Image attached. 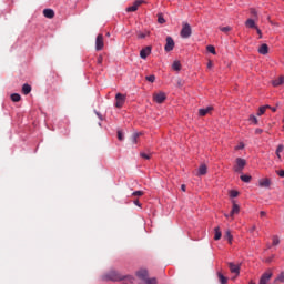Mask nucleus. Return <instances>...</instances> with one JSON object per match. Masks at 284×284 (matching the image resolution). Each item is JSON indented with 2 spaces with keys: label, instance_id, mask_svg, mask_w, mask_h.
I'll use <instances>...</instances> for the list:
<instances>
[{
  "label": "nucleus",
  "instance_id": "nucleus-42",
  "mask_svg": "<svg viewBox=\"0 0 284 284\" xmlns=\"http://www.w3.org/2000/svg\"><path fill=\"white\" fill-rule=\"evenodd\" d=\"M97 63H98L99 65H101V63H103V55H99V57H98Z\"/></svg>",
  "mask_w": 284,
  "mask_h": 284
},
{
  "label": "nucleus",
  "instance_id": "nucleus-3",
  "mask_svg": "<svg viewBox=\"0 0 284 284\" xmlns=\"http://www.w3.org/2000/svg\"><path fill=\"white\" fill-rule=\"evenodd\" d=\"M106 278L109 281H123L125 276H123L121 273L116 271H111L106 274Z\"/></svg>",
  "mask_w": 284,
  "mask_h": 284
},
{
  "label": "nucleus",
  "instance_id": "nucleus-33",
  "mask_svg": "<svg viewBox=\"0 0 284 284\" xmlns=\"http://www.w3.org/2000/svg\"><path fill=\"white\" fill-rule=\"evenodd\" d=\"M251 123H254V125H258V119H256V115H250Z\"/></svg>",
  "mask_w": 284,
  "mask_h": 284
},
{
  "label": "nucleus",
  "instance_id": "nucleus-17",
  "mask_svg": "<svg viewBox=\"0 0 284 284\" xmlns=\"http://www.w3.org/2000/svg\"><path fill=\"white\" fill-rule=\"evenodd\" d=\"M245 26L247 27V28H251V29H257L258 27L256 26V22L253 20V19H247L246 21H245Z\"/></svg>",
  "mask_w": 284,
  "mask_h": 284
},
{
  "label": "nucleus",
  "instance_id": "nucleus-30",
  "mask_svg": "<svg viewBox=\"0 0 284 284\" xmlns=\"http://www.w3.org/2000/svg\"><path fill=\"white\" fill-rule=\"evenodd\" d=\"M207 52H210L211 54H216V49L214 48V45H207L206 47Z\"/></svg>",
  "mask_w": 284,
  "mask_h": 284
},
{
  "label": "nucleus",
  "instance_id": "nucleus-54",
  "mask_svg": "<svg viewBox=\"0 0 284 284\" xmlns=\"http://www.w3.org/2000/svg\"><path fill=\"white\" fill-rule=\"evenodd\" d=\"M207 68H212V62H209V63H207Z\"/></svg>",
  "mask_w": 284,
  "mask_h": 284
},
{
  "label": "nucleus",
  "instance_id": "nucleus-46",
  "mask_svg": "<svg viewBox=\"0 0 284 284\" xmlns=\"http://www.w3.org/2000/svg\"><path fill=\"white\" fill-rule=\"evenodd\" d=\"M145 37H146L145 33H141V32L138 33V39H145Z\"/></svg>",
  "mask_w": 284,
  "mask_h": 284
},
{
  "label": "nucleus",
  "instance_id": "nucleus-38",
  "mask_svg": "<svg viewBox=\"0 0 284 284\" xmlns=\"http://www.w3.org/2000/svg\"><path fill=\"white\" fill-rule=\"evenodd\" d=\"M230 196H231V199H236V196H239V191H231L230 192Z\"/></svg>",
  "mask_w": 284,
  "mask_h": 284
},
{
  "label": "nucleus",
  "instance_id": "nucleus-41",
  "mask_svg": "<svg viewBox=\"0 0 284 284\" xmlns=\"http://www.w3.org/2000/svg\"><path fill=\"white\" fill-rule=\"evenodd\" d=\"M132 196H143V191H135L132 193Z\"/></svg>",
  "mask_w": 284,
  "mask_h": 284
},
{
  "label": "nucleus",
  "instance_id": "nucleus-28",
  "mask_svg": "<svg viewBox=\"0 0 284 284\" xmlns=\"http://www.w3.org/2000/svg\"><path fill=\"white\" fill-rule=\"evenodd\" d=\"M284 150V145L283 144H278L277 149H276V156L277 159H281V152H283Z\"/></svg>",
  "mask_w": 284,
  "mask_h": 284
},
{
  "label": "nucleus",
  "instance_id": "nucleus-52",
  "mask_svg": "<svg viewBox=\"0 0 284 284\" xmlns=\"http://www.w3.org/2000/svg\"><path fill=\"white\" fill-rule=\"evenodd\" d=\"M128 278H129V283H133V281H134L133 277L128 276Z\"/></svg>",
  "mask_w": 284,
  "mask_h": 284
},
{
  "label": "nucleus",
  "instance_id": "nucleus-14",
  "mask_svg": "<svg viewBox=\"0 0 284 284\" xmlns=\"http://www.w3.org/2000/svg\"><path fill=\"white\" fill-rule=\"evenodd\" d=\"M241 212V206L239 204L233 203L232 211L230 213L231 219H234V214H239Z\"/></svg>",
  "mask_w": 284,
  "mask_h": 284
},
{
  "label": "nucleus",
  "instance_id": "nucleus-49",
  "mask_svg": "<svg viewBox=\"0 0 284 284\" xmlns=\"http://www.w3.org/2000/svg\"><path fill=\"white\" fill-rule=\"evenodd\" d=\"M266 214H267V213H265V211H261V212H260V215H261V216H266Z\"/></svg>",
  "mask_w": 284,
  "mask_h": 284
},
{
  "label": "nucleus",
  "instance_id": "nucleus-19",
  "mask_svg": "<svg viewBox=\"0 0 284 284\" xmlns=\"http://www.w3.org/2000/svg\"><path fill=\"white\" fill-rule=\"evenodd\" d=\"M217 278H219V283H221V284H227V277L224 276L223 273L217 272Z\"/></svg>",
  "mask_w": 284,
  "mask_h": 284
},
{
  "label": "nucleus",
  "instance_id": "nucleus-4",
  "mask_svg": "<svg viewBox=\"0 0 284 284\" xmlns=\"http://www.w3.org/2000/svg\"><path fill=\"white\" fill-rule=\"evenodd\" d=\"M227 265L231 274H235V276H239L241 274V265H236L232 262H229Z\"/></svg>",
  "mask_w": 284,
  "mask_h": 284
},
{
  "label": "nucleus",
  "instance_id": "nucleus-16",
  "mask_svg": "<svg viewBox=\"0 0 284 284\" xmlns=\"http://www.w3.org/2000/svg\"><path fill=\"white\" fill-rule=\"evenodd\" d=\"M43 14L47 19H54V10L52 9H44Z\"/></svg>",
  "mask_w": 284,
  "mask_h": 284
},
{
  "label": "nucleus",
  "instance_id": "nucleus-45",
  "mask_svg": "<svg viewBox=\"0 0 284 284\" xmlns=\"http://www.w3.org/2000/svg\"><path fill=\"white\" fill-rule=\"evenodd\" d=\"M118 139L119 141H123V133L121 131H118Z\"/></svg>",
  "mask_w": 284,
  "mask_h": 284
},
{
  "label": "nucleus",
  "instance_id": "nucleus-21",
  "mask_svg": "<svg viewBox=\"0 0 284 284\" xmlns=\"http://www.w3.org/2000/svg\"><path fill=\"white\" fill-rule=\"evenodd\" d=\"M215 235H214V241H221V236H223V234L221 233V227H215L214 229Z\"/></svg>",
  "mask_w": 284,
  "mask_h": 284
},
{
  "label": "nucleus",
  "instance_id": "nucleus-56",
  "mask_svg": "<svg viewBox=\"0 0 284 284\" xmlns=\"http://www.w3.org/2000/svg\"><path fill=\"white\" fill-rule=\"evenodd\" d=\"M225 217H226V219H229V217H230V215L225 214Z\"/></svg>",
  "mask_w": 284,
  "mask_h": 284
},
{
  "label": "nucleus",
  "instance_id": "nucleus-43",
  "mask_svg": "<svg viewBox=\"0 0 284 284\" xmlns=\"http://www.w3.org/2000/svg\"><path fill=\"white\" fill-rule=\"evenodd\" d=\"M260 39H263V32L261 31V29H258V27L255 29Z\"/></svg>",
  "mask_w": 284,
  "mask_h": 284
},
{
  "label": "nucleus",
  "instance_id": "nucleus-34",
  "mask_svg": "<svg viewBox=\"0 0 284 284\" xmlns=\"http://www.w3.org/2000/svg\"><path fill=\"white\" fill-rule=\"evenodd\" d=\"M280 243H281V240L278 239V235H274V236H273V243H272V245L276 246V245H278Z\"/></svg>",
  "mask_w": 284,
  "mask_h": 284
},
{
  "label": "nucleus",
  "instance_id": "nucleus-44",
  "mask_svg": "<svg viewBox=\"0 0 284 284\" xmlns=\"http://www.w3.org/2000/svg\"><path fill=\"white\" fill-rule=\"evenodd\" d=\"M276 174H278L281 179H284V170L276 171Z\"/></svg>",
  "mask_w": 284,
  "mask_h": 284
},
{
  "label": "nucleus",
  "instance_id": "nucleus-8",
  "mask_svg": "<svg viewBox=\"0 0 284 284\" xmlns=\"http://www.w3.org/2000/svg\"><path fill=\"white\" fill-rule=\"evenodd\" d=\"M142 3H145V1L143 0H135L133 6L129 7L126 9V12H136V10H139V7L142 4Z\"/></svg>",
  "mask_w": 284,
  "mask_h": 284
},
{
  "label": "nucleus",
  "instance_id": "nucleus-47",
  "mask_svg": "<svg viewBox=\"0 0 284 284\" xmlns=\"http://www.w3.org/2000/svg\"><path fill=\"white\" fill-rule=\"evenodd\" d=\"M262 108H264L265 111H266V110H272V106H270V104H266V105H264V106H262Z\"/></svg>",
  "mask_w": 284,
  "mask_h": 284
},
{
  "label": "nucleus",
  "instance_id": "nucleus-11",
  "mask_svg": "<svg viewBox=\"0 0 284 284\" xmlns=\"http://www.w3.org/2000/svg\"><path fill=\"white\" fill-rule=\"evenodd\" d=\"M214 110V106H206L204 109H199V116H207Z\"/></svg>",
  "mask_w": 284,
  "mask_h": 284
},
{
  "label": "nucleus",
  "instance_id": "nucleus-48",
  "mask_svg": "<svg viewBox=\"0 0 284 284\" xmlns=\"http://www.w3.org/2000/svg\"><path fill=\"white\" fill-rule=\"evenodd\" d=\"M255 134H263L262 129H256V130H255Z\"/></svg>",
  "mask_w": 284,
  "mask_h": 284
},
{
  "label": "nucleus",
  "instance_id": "nucleus-51",
  "mask_svg": "<svg viewBox=\"0 0 284 284\" xmlns=\"http://www.w3.org/2000/svg\"><path fill=\"white\" fill-rule=\"evenodd\" d=\"M134 204L138 205L139 207H141V204L139 203V200H135Z\"/></svg>",
  "mask_w": 284,
  "mask_h": 284
},
{
  "label": "nucleus",
  "instance_id": "nucleus-20",
  "mask_svg": "<svg viewBox=\"0 0 284 284\" xmlns=\"http://www.w3.org/2000/svg\"><path fill=\"white\" fill-rule=\"evenodd\" d=\"M260 54H267L270 52V47L267 44H262L258 49Z\"/></svg>",
  "mask_w": 284,
  "mask_h": 284
},
{
  "label": "nucleus",
  "instance_id": "nucleus-58",
  "mask_svg": "<svg viewBox=\"0 0 284 284\" xmlns=\"http://www.w3.org/2000/svg\"><path fill=\"white\" fill-rule=\"evenodd\" d=\"M240 149H243V145H240Z\"/></svg>",
  "mask_w": 284,
  "mask_h": 284
},
{
  "label": "nucleus",
  "instance_id": "nucleus-40",
  "mask_svg": "<svg viewBox=\"0 0 284 284\" xmlns=\"http://www.w3.org/2000/svg\"><path fill=\"white\" fill-rule=\"evenodd\" d=\"M140 156H142V159H145L146 161H149V159H151V155L146 154V153H140Z\"/></svg>",
  "mask_w": 284,
  "mask_h": 284
},
{
  "label": "nucleus",
  "instance_id": "nucleus-29",
  "mask_svg": "<svg viewBox=\"0 0 284 284\" xmlns=\"http://www.w3.org/2000/svg\"><path fill=\"white\" fill-rule=\"evenodd\" d=\"M221 32L227 34V32H232V27H220Z\"/></svg>",
  "mask_w": 284,
  "mask_h": 284
},
{
  "label": "nucleus",
  "instance_id": "nucleus-39",
  "mask_svg": "<svg viewBox=\"0 0 284 284\" xmlns=\"http://www.w3.org/2000/svg\"><path fill=\"white\" fill-rule=\"evenodd\" d=\"M251 14H253V17L257 18L258 17V12L256 11V9L252 8L250 10Z\"/></svg>",
  "mask_w": 284,
  "mask_h": 284
},
{
  "label": "nucleus",
  "instance_id": "nucleus-6",
  "mask_svg": "<svg viewBox=\"0 0 284 284\" xmlns=\"http://www.w3.org/2000/svg\"><path fill=\"white\" fill-rule=\"evenodd\" d=\"M125 103V95H123L122 93H118L115 95V108H123Z\"/></svg>",
  "mask_w": 284,
  "mask_h": 284
},
{
  "label": "nucleus",
  "instance_id": "nucleus-55",
  "mask_svg": "<svg viewBox=\"0 0 284 284\" xmlns=\"http://www.w3.org/2000/svg\"><path fill=\"white\" fill-rule=\"evenodd\" d=\"M254 230H256V226H253L252 230H251V232H254Z\"/></svg>",
  "mask_w": 284,
  "mask_h": 284
},
{
  "label": "nucleus",
  "instance_id": "nucleus-53",
  "mask_svg": "<svg viewBox=\"0 0 284 284\" xmlns=\"http://www.w3.org/2000/svg\"><path fill=\"white\" fill-rule=\"evenodd\" d=\"M272 112H276V106H271Z\"/></svg>",
  "mask_w": 284,
  "mask_h": 284
},
{
  "label": "nucleus",
  "instance_id": "nucleus-25",
  "mask_svg": "<svg viewBox=\"0 0 284 284\" xmlns=\"http://www.w3.org/2000/svg\"><path fill=\"white\" fill-rule=\"evenodd\" d=\"M224 239H226V241H229V243L232 245L234 236H232V232H230V230L225 232Z\"/></svg>",
  "mask_w": 284,
  "mask_h": 284
},
{
  "label": "nucleus",
  "instance_id": "nucleus-50",
  "mask_svg": "<svg viewBox=\"0 0 284 284\" xmlns=\"http://www.w3.org/2000/svg\"><path fill=\"white\" fill-rule=\"evenodd\" d=\"M185 187H186L185 184H182V185H181L182 192H185Z\"/></svg>",
  "mask_w": 284,
  "mask_h": 284
},
{
  "label": "nucleus",
  "instance_id": "nucleus-15",
  "mask_svg": "<svg viewBox=\"0 0 284 284\" xmlns=\"http://www.w3.org/2000/svg\"><path fill=\"white\" fill-rule=\"evenodd\" d=\"M205 174H207V165L202 164L199 168L197 176H205Z\"/></svg>",
  "mask_w": 284,
  "mask_h": 284
},
{
  "label": "nucleus",
  "instance_id": "nucleus-36",
  "mask_svg": "<svg viewBox=\"0 0 284 284\" xmlns=\"http://www.w3.org/2000/svg\"><path fill=\"white\" fill-rule=\"evenodd\" d=\"M146 81H149L150 83H154V81H156V77L155 75H148Z\"/></svg>",
  "mask_w": 284,
  "mask_h": 284
},
{
  "label": "nucleus",
  "instance_id": "nucleus-23",
  "mask_svg": "<svg viewBox=\"0 0 284 284\" xmlns=\"http://www.w3.org/2000/svg\"><path fill=\"white\" fill-rule=\"evenodd\" d=\"M22 92L24 94H30V92H32V87H30V84H23L22 85Z\"/></svg>",
  "mask_w": 284,
  "mask_h": 284
},
{
  "label": "nucleus",
  "instance_id": "nucleus-13",
  "mask_svg": "<svg viewBox=\"0 0 284 284\" xmlns=\"http://www.w3.org/2000/svg\"><path fill=\"white\" fill-rule=\"evenodd\" d=\"M136 276H138V278H141V281H144V282H145L146 278H148V276H149L148 270L142 268V270L138 271V272H136Z\"/></svg>",
  "mask_w": 284,
  "mask_h": 284
},
{
  "label": "nucleus",
  "instance_id": "nucleus-22",
  "mask_svg": "<svg viewBox=\"0 0 284 284\" xmlns=\"http://www.w3.org/2000/svg\"><path fill=\"white\" fill-rule=\"evenodd\" d=\"M284 283V271L281 272L274 281V284Z\"/></svg>",
  "mask_w": 284,
  "mask_h": 284
},
{
  "label": "nucleus",
  "instance_id": "nucleus-31",
  "mask_svg": "<svg viewBox=\"0 0 284 284\" xmlns=\"http://www.w3.org/2000/svg\"><path fill=\"white\" fill-rule=\"evenodd\" d=\"M144 283H145V284H156L158 281H156V277H152V278L148 277Z\"/></svg>",
  "mask_w": 284,
  "mask_h": 284
},
{
  "label": "nucleus",
  "instance_id": "nucleus-10",
  "mask_svg": "<svg viewBox=\"0 0 284 284\" xmlns=\"http://www.w3.org/2000/svg\"><path fill=\"white\" fill-rule=\"evenodd\" d=\"M152 54V47H145L140 51V57L141 59H148Z\"/></svg>",
  "mask_w": 284,
  "mask_h": 284
},
{
  "label": "nucleus",
  "instance_id": "nucleus-32",
  "mask_svg": "<svg viewBox=\"0 0 284 284\" xmlns=\"http://www.w3.org/2000/svg\"><path fill=\"white\" fill-rule=\"evenodd\" d=\"M158 23H161V24L165 23V18H163V13L158 14Z\"/></svg>",
  "mask_w": 284,
  "mask_h": 284
},
{
  "label": "nucleus",
  "instance_id": "nucleus-9",
  "mask_svg": "<svg viewBox=\"0 0 284 284\" xmlns=\"http://www.w3.org/2000/svg\"><path fill=\"white\" fill-rule=\"evenodd\" d=\"M165 99H168V97L163 92L153 94V101H155V103H163V101H165Z\"/></svg>",
  "mask_w": 284,
  "mask_h": 284
},
{
  "label": "nucleus",
  "instance_id": "nucleus-2",
  "mask_svg": "<svg viewBox=\"0 0 284 284\" xmlns=\"http://www.w3.org/2000/svg\"><path fill=\"white\" fill-rule=\"evenodd\" d=\"M246 165H247V161H245V159L236 158L235 165L233 166V170H234V172L241 173V172H243V170L245 169Z\"/></svg>",
  "mask_w": 284,
  "mask_h": 284
},
{
  "label": "nucleus",
  "instance_id": "nucleus-12",
  "mask_svg": "<svg viewBox=\"0 0 284 284\" xmlns=\"http://www.w3.org/2000/svg\"><path fill=\"white\" fill-rule=\"evenodd\" d=\"M258 185L260 187H270V185H272V181L268 178H264L258 180Z\"/></svg>",
  "mask_w": 284,
  "mask_h": 284
},
{
  "label": "nucleus",
  "instance_id": "nucleus-59",
  "mask_svg": "<svg viewBox=\"0 0 284 284\" xmlns=\"http://www.w3.org/2000/svg\"><path fill=\"white\" fill-rule=\"evenodd\" d=\"M240 149H243V145H240Z\"/></svg>",
  "mask_w": 284,
  "mask_h": 284
},
{
  "label": "nucleus",
  "instance_id": "nucleus-27",
  "mask_svg": "<svg viewBox=\"0 0 284 284\" xmlns=\"http://www.w3.org/2000/svg\"><path fill=\"white\" fill-rule=\"evenodd\" d=\"M172 68H173V70L179 72L181 70V62L174 61L173 64H172Z\"/></svg>",
  "mask_w": 284,
  "mask_h": 284
},
{
  "label": "nucleus",
  "instance_id": "nucleus-5",
  "mask_svg": "<svg viewBox=\"0 0 284 284\" xmlns=\"http://www.w3.org/2000/svg\"><path fill=\"white\" fill-rule=\"evenodd\" d=\"M103 48H104L103 34L100 33L95 39V50L99 52L103 50Z\"/></svg>",
  "mask_w": 284,
  "mask_h": 284
},
{
  "label": "nucleus",
  "instance_id": "nucleus-57",
  "mask_svg": "<svg viewBox=\"0 0 284 284\" xmlns=\"http://www.w3.org/2000/svg\"><path fill=\"white\" fill-rule=\"evenodd\" d=\"M106 37H110V32L106 33Z\"/></svg>",
  "mask_w": 284,
  "mask_h": 284
},
{
  "label": "nucleus",
  "instance_id": "nucleus-7",
  "mask_svg": "<svg viewBox=\"0 0 284 284\" xmlns=\"http://www.w3.org/2000/svg\"><path fill=\"white\" fill-rule=\"evenodd\" d=\"M164 50L165 52H172V50H174V39H172V37H166Z\"/></svg>",
  "mask_w": 284,
  "mask_h": 284
},
{
  "label": "nucleus",
  "instance_id": "nucleus-26",
  "mask_svg": "<svg viewBox=\"0 0 284 284\" xmlns=\"http://www.w3.org/2000/svg\"><path fill=\"white\" fill-rule=\"evenodd\" d=\"M240 179L243 183H250V181H252V175H241Z\"/></svg>",
  "mask_w": 284,
  "mask_h": 284
},
{
  "label": "nucleus",
  "instance_id": "nucleus-37",
  "mask_svg": "<svg viewBox=\"0 0 284 284\" xmlns=\"http://www.w3.org/2000/svg\"><path fill=\"white\" fill-rule=\"evenodd\" d=\"M265 108L260 106L258 111H257V116H263V114H265Z\"/></svg>",
  "mask_w": 284,
  "mask_h": 284
},
{
  "label": "nucleus",
  "instance_id": "nucleus-18",
  "mask_svg": "<svg viewBox=\"0 0 284 284\" xmlns=\"http://www.w3.org/2000/svg\"><path fill=\"white\" fill-rule=\"evenodd\" d=\"M283 83H284V77L283 75H281L280 78H277L273 81L274 88H278V85H283Z\"/></svg>",
  "mask_w": 284,
  "mask_h": 284
},
{
  "label": "nucleus",
  "instance_id": "nucleus-35",
  "mask_svg": "<svg viewBox=\"0 0 284 284\" xmlns=\"http://www.w3.org/2000/svg\"><path fill=\"white\" fill-rule=\"evenodd\" d=\"M139 136H141V133H134V134H133V136H132V143H133V144H136V143H138Z\"/></svg>",
  "mask_w": 284,
  "mask_h": 284
},
{
  "label": "nucleus",
  "instance_id": "nucleus-24",
  "mask_svg": "<svg viewBox=\"0 0 284 284\" xmlns=\"http://www.w3.org/2000/svg\"><path fill=\"white\" fill-rule=\"evenodd\" d=\"M11 101H13V103H19V101H21V95L19 93H12Z\"/></svg>",
  "mask_w": 284,
  "mask_h": 284
},
{
  "label": "nucleus",
  "instance_id": "nucleus-1",
  "mask_svg": "<svg viewBox=\"0 0 284 284\" xmlns=\"http://www.w3.org/2000/svg\"><path fill=\"white\" fill-rule=\"evenodd\" d=\"M182 39H190L192 37V27L187 22H182V30L180 32Z\"/></svg>",
  "mask_w": 284,
  "mask_h": 284
}]
</instances>
